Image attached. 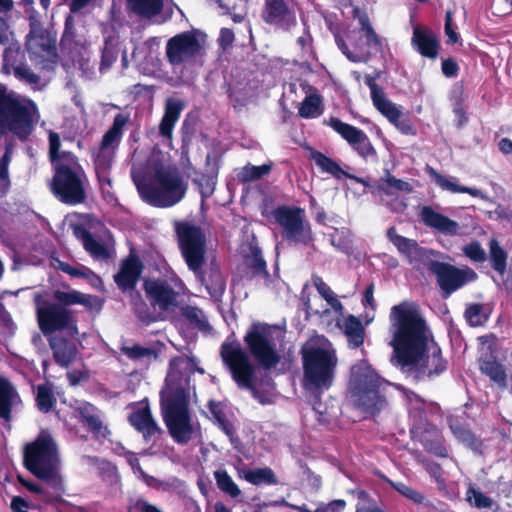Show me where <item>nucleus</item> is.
Listing matches in <instances>:
<instances>
[{
  "instance_id": "48",
  "label": "nucleus",
  "mask_w": 512,
  "mask_h": 512,
  "mask_svg": "<svg viewBox=\"0 0 512 512\" xmlns=\"http://www.w3.org/2000/svg\"><path fill=\"white\" fill-rule=\"evenodd\" d=\"M243 478L256 486L266 484V485H276L278 484V479L273 472V470L269 467L257 468V469H249L243 472Z\"/></svg>"
},
{
  "instance_id": "42",
  "label": "nucleus",
  "mask_w": 512,
  "mask_h": 512,
  "mask_svg": "<svg viewBox=\"0 0 512 512\" xmlns=\"http://www.w3.org/2000/svg\"><path fill=\"white\" fill-rule=\"evenodd\" d=\"M127 5L140 18L151 19L161 13L164 4L163 0H128Z\"/></svg>"
},
{
  "instance_id": "32",
  "label": "nucleus",
  "mask_w": 512,
  "mask_h": 512,
  "mask_svg": "<svg viewBox=\"0 0 512 512\" xmlns=\"http://www.w3.org/2000/svg\"><path fill=\"white\" fill-rule=\"evenodd\" d=\"M75 416L87 431L92 433L95 437L106 436L105 432L107 429L103 425L98 408L93 404L85 402L76 407Z\"/></svg>"
},
{
  "instance_id": "61",
  "label": "nucleus",
  "mask_w": 512,
  "mask_h": 512,
  "mask_svg": "<svg viewBox=\"0 0 512 512\" xmlns=\"http://www.w3.org/2000/svg\"><path fill=\"white\" fill-rule=\"evenodd\" d=\"M463 253L473 262H484L487 258L484 249L478 241H472L463 247Z\"/></svg>"
},
{
  "instance_id": "4",
  "label": "nucleus",
  "mask_w": 512,
  "mask_h": 512,
  "mask_svg": "<svg viewBox=\"0 0 512 512\" xmlns=\"http://www.w3.org/2000/svg\"><path fill=\"white\" fill-rule=\"evenodd\" d=\"M39 119V108L34 100L0 82V136L11 134L25 143Z\"/></svg>"
},
{
  "instance_id": "25",
  "label": "nucleus",
  "mask_w": 512,
  "mask_h": 512,
  "mask_svg": "<svg viewBox=\"0 0 512 512\" xmlns=\"http://www.w3.org/2000/svg\"><path fill=\"white\" fill-rule=\"evenodd\" d=\"M130 425L139 432L145 443H155L163 434V430L158 426L153 418L149 405L137 408L128 416Z\"/></svg>"
},
{
  "instance_id": "37",
  "label": "nucleus",
  "mask_w": 512,
  "mask_h": 512,
  "mask_svg": "<svg viewBox=\"0 0 512 512\" xmlns=\"http://www.w3.org/2000/svg\"><path fill=\"white\" fill-rule=\"evenodd\" d=\"M426 171L442 190H447L452 193H465L474 198H483V192L480 189L475 187L462 186L457 183V179L455 177L448 178L437 172L433 167L429 165H427Z\"/></svg>"
},
{
  "instance_id": "56",
  "label": "nucleus",
  "mask_w": 512,
  "mask_h": 512,
  "mask_svg": "<svg viewBox=\"0 0 512 512\" xmlns=\"http://www.w3.org/2000/svg\"><path fill=\"white\" fill-rule=\"evenodd\" d=\"M313 285L315 286L318 293L321 295L323 299L334 309L339 310L342 309V303L336 298L331 288L323 281L320 276L313 275L312 277Z\"/></svg>"
},
{
  "instance_id": "46",
  "label": "nucleus",
  "mask_w": 512,
  "mask_h": 512,
  "mask_svg": "<svg viewBox=\"0 0 512 512\" xmlns=\"http://www.w3.org/2000/svg\"><path fill=\"white\" fill-rule=\"evenodd\" d=\"M120 52V44L117 38L113 36L105 38L99 65L100 73L103 74L110 70L112 65L117 61Z\"/></svg>"
},
{
  "instance_id": "39",
  "label": "nucleus",
  "mask_w": 512,
  "mask_h": 512,
  "mask_svg": "<svg viewBox=\"0 0 512 512\" xmlns=\"http://www.w3.org/2000/svg\"><path fill=\"white\" fill-rule=\"evenodd\" d=\"M343 333L347 338L349 348L357 349L363 345L365 328L361 320L355 315L350 314L344 319Z\"/></svg>"
},
{
  "instance_id": "28",
  "label": "nucleus",
  "mask_w": 512,
  "mask_h": 512,
  "mask_svg": "<svg viewBox=\"0 0 512 512\" xmlns=\"http://www.w3.org/2000/svg\"><path fill=\"white\" fill-rule=\"evenodd\" d=\"M411 44L423 57L436 59L439 54V40L435 33L429 28L416 26L413 29Z\"/></svg>"
},
{
  "instance_id": "64",
  "label": "nucleus",
  "mask_w": 512,
  "mask_h": 512,
  "mask_svg": "<svg viewBox=\"0 0 512 512\" xmlns=\"http://www.w3.org/2000/svg\"><path fill=\"white\" fill-rule=\"evenodd\" d=\"M127 512H163L157 506L149 503L144 498H138L129 503Z\"/></svg>"
},
{
  "instance_id": "54",
  "label": "nucleus",
  "mask_w": 512,
  "mask_h": 512,
  "mask_svg": "<svg viewBox=\"0 0 512 512\" xmlns=\"http://www.w3.org/2000/svg\"><path fill=\"white\" fill-rule=\"evenodd\" d=\"M464 317L471 327H479L488 321L489 314L485 311L483 304L471 303L466 307Z\"/></svg>"
},
{
  "instance_id": "30",
  "label": "nucleus",
  "mask_w": 512,
  "mask_h": 512,
  "mask_svg": "<svg viewBox=\"0 0 512 512\" xmlns=\"http://www.w3.org/2000/svg\"><path fill=\"white\" fill-rule=\"evenodd\" d=\"M354 17H357L360 24V32L362 37L365 38L366 49L361 46L357 47L358 52L361 56L369 57L372 53H378L382 50V40L379 35L375 32L371 25L369 16L366 12H361L359 8L353 9Z\"/></svg>"
},
{
  "instance_id": "55",
  "label": "nucleus",
  "mask_w": 512,
  "mask_h": 512,
  "mask_svg": "<svg viewBox=\"0 0 512 512\" xmlns=\"http://www.w3.org/2000/svg\"><path fill=\"white\" fill-rule=\"evenodd\" d=\"M214 477L218 488L233 498H237L241 491L226 470H217Z\"/></svg>"
},
{
  "instance_id": "22",
  "label": "nucleus",
  "mask_w": 512,
  "mask_h": 512,
  "mask_svg": "<svg viewBox=\"0 0 512 512\" xmlns=\"http://www.w3.org/2000/svg\"><path fill=\"white\" fill-rule=\"evenodd\" d=\"M409 415L413 419L411 429L422 428L434 418H442V408L437 402L427 401L414 391L406 390Z\"/></svg>"
},
{
  "instance_id": "8",
  "label": "nucleus",
  "mask_w": 512,
  "mask_h": 512,
  "mask_svg": "<svg viewBox=\"0 0 512 512\" xmlns=\"http://www.w3.org/2000/svg\"><path fill=\"white\" fill-rule=\"evenodd\" d=\"M65 161L51 166L53 176L49 189L61 203L69 206L83 204L87 200V174L80 164L78 157L64 159Z\"/></svg>"
},
{
  "instance_id": "15",
  "label": "nucleus",
  "mask_w": 512,
  "mask_h": 512,
  "mask_svg": "<svg viewBox=\"0 0 512 512\" xmlns=\"http://www.w3.org/2000/svg\"><path fill=\"white\" fill-rule=\"evenodd\" d=\"M402 371L410 373L417 382L434 380L448 368V361L443 357L442 350L436 341L422 355L406 366H399Z\"/></svg>"
},
{
  "instance_id": "44",
  "label": "nucleus",
  "mask_w": 512,
  "mask_h": 512,
  "mask_svg": "<svg viewBox=\"0 0 512 512\" xmlns=\"http://www.w3.org/2000/svg\"><path fill=\"white\" fill-rule=\"evenodd\" d=\"M248 269V277L252 278H263L266 281L270 280V274L267 269L266 261L262 256V252L258 247L251 249V255L245 261Z\"/></svg>"
},
{
  "instance_id": "29",
  "label": "nucleus",
  "mask_w": 512,
  "mask_h": 512,
  "mask_svg": "<svg viewBox=\"0 0 512 512\" xmlns=\"http://www.w3.org/2000/svg\"><path fill=\"white\" fill-rule=\"evenodd\" d=\"M21 404L22 399L16 387L7 378L0 376V420L10 424L13 409Z\"/></svg>"
},
{
  "instance_id": "19",
  "label": "nucleus",
  "mask_w": 512,
  "mask_h": 512,
  "mask_svg": "<svg viewBox=\"0 0 512 512\" xmlns=\"http://www.w3.org/2000/svg\"><path fill=\"white\" fill-rule=\"evenodd\" d=\"M202 45L195 30L184 31L171 37L166 43V58L172 65H181L196 58Z\"/></svg>"
},
{
  "instance_id": "7",
  "label": "nucleus",
  "mask_w": 512,
  "mask_h": 512,
  "mask_svg": "<svg viewBox=\"0 0 512 512\" xmlns=\"http://www.w3.org/2000/svg\"><path fill=\"white\" fill-rule=\"evenodd\" d=\"M160 408L163 421L172 439L178 444H187L194 435L187 390L179 386H168L161 391Z\"/></svg>"
},
{
  "instance_id": "36",
  "label": "nucleus",
  "mask_w": 512,
  "mask_h": 512,
  "mask_svg": "<svg viewBox=\"0 0 512 512\" xmlns=\"http://www.w3.org/2000/svg\"><path fill=\"white\" fill-rule=\"evenodd\" d=\"M121 354L134 362L156 361L159 357V349L155 347L142 346L132 340L123 339L119 347Z\"/></svg>"
},
{
  "instance_id": "18",
  "label": "nucleus",
  "mask_w": 512,
  "mask_h": 512,
  "mask_svg": "<svg viewBox=\"0 0 512 512\" xmlns=\"http://www.w3.org/2000/svg\"><path fill=\"white\" fill-rule=\"evenodd\" d=\"M26 49L31 59L40 62L57 58L56 33L45 29L39 21L30 22V31L26 36Z\"/></svg>"
},
{
  "instance_id": "62",
  "label": "nucleus",
  "mask_w": 512,
  "mask_h": 512,
  "mask_svg": "<svg viewBox=\"0 0 512 512\" xmlns=\"http://www.w3.org/2000/svg\"><path fill=\"white\" fill-rule=\"evenodd\" d=\"M184 316L190 323L196 325L200 330H206L209 328V323L199 308L188 307L184 312Z\"/></svg>"
},
{
  "instance_id": "13",
  "label": "nucleus",
  "mask_w": 512,
  "mask_h": 512,
  "mask_svg": "<svg viewBox=\"0 0 512 512\" xmlns=\"http://www.w3.org/2000/svg\"><path fill=\"white\" fill-rule=\"evenodd\" d=\"M427 269L436 277V282L445 297L477 279V273L469 267L461 269L438 260H430Z\"/></svg>"
},
{
  "instance_id": "5",
  "label": "nucleus",
  "mask_w": 512,
  "mask_h": 512,
  "mask_svg": "<svg viewBox=\"0 0 512 512\" xmlns=\"http://www.w3.org/2000/svg\"><path fill=\"white\" fill-rule=\"evenodd\" d=\"M141 198L151 206L169 208L185 196L187 184L177 167L157 164L153 173L136 182Z\"/></svg>"
},
{
  "instance_id": "26",
  "label": "nucleus",
  "mask_w": 512,
  "mask_h": 512,
  "mask_svg": "<svg viewBox=\"0 0 512 512\" xmlns=\"http://www.w3.org/2000/svg\"><path fill=\"white\" fill-rule=\"evenodd\" d=\"M47 340L55 363L62 368H68L78 354L76 336L56 334L48 336Z\"/></svg>"
},
{
  "instance_id": "33",
  "label": "nucleus",
  "mask_w": 512,
  "mask_h": 512,
  "mask_svg": "<svg viewBox=\"0 0 512 512\" xmlns=\"http://www.w3.org/2000/svg\"><path fill=\"white\" fill-rule=\"evenodd\" d=\"M420 215L423 223L430 228L451 236L458 233V223L435 211L431 206H424Z\"/></svg>"
},
{
  "instance_id": "60",
  "label": "nucleus",
  "mask_w": 512,
  "mask_h": 512,
  "mask_svg": "<svg viewBox=\"0 0 512 512\" xmlns=\"http://www.w3.org/2000/svg\"><path fill=\"white\" fill-rule=\"evenodd\" d=\"M453 112L458 118V126H462L468 121V116L464 107L463 88L460 87L453 91Z\"/></svg>"
},
{
  "instance_id": "23",
  "label": "nucleus",
  "mask_w": 512,
  "mask_h": 512,
  "mask_svg": "<svg viewBox=\"0 0 512 512\" xmlns=\"http://www.w3.org/2000/svg\"><path fill=\"white\" fill-rule=\"evenodd\" d=\"M145 295L151 306L167 311L178 304V293L164 279H147L143 283Z\"/></svg>"
},
{
  "instance_id": "38",
  "label": "nucleus",
  "mask_w": 512,
  "mask_h": 512,
  "mask_svg": "<svg viewBox=\"0 0 512 512\" xmlns=\"http://www.w3.org/2000/svg\"><path fill=\"white\" fill-rule=\"evenodd\" d=\"M129 122V115L118 113L114 116L111 127L105 132L100 145L116 151L121 143L124 127Z\"/></svg>"
},
{
  "instance_id": "31",
  "label": "nucleus",
  "mask_w": 512,
  "mask_h": 512,
  "mask_svg": "<svg viewBox=\"0 0 512 512\" xmlns=\"http://www.w3.org/2000/svg\"><path fill=\"white\" fill-rule=\"evenodd\" d=\"M73 235L79 240L83 248L93 258L107 259L110 257V252L104 242L96 239L92 233L85 227V225L77 223L72 224Z\"/></svg>"
},
{
  "instance_id": "27",
  "label": "nucleus",
  "mask_w": 512,
  "mask_h": 512,
  "mask_svg": "<svg viewBox=\"0 0 512 512\" xmlns=\"http://www.w3.org/2000/svg\"><path fill=\"white\" fill-rule=\"evenodd\" d=\"M144 265L135 253H130L120 263L119 271L113 276L114 282L121 291L133 290L141 274Z\"/></svg>"
},
{
  "instance_id": "63",
  "label": "nucleus",
  "mask_w": 512,
  "mask_h": 512,
  "mask_svg": "<svg viewBox=\"0 0 512 512\" xmlns=\"http://www.w3.org/2000/svg\"><path fill=\"white\" fill-rule=\"evenodd\" d=\"M426 471L435 480L439 489L446 487V479L444 477V470L442 466L434 461L427 462L425 465Z\"/></svg>"
},
{
  "instance_id": "43",
  "label": "nucleus",
  "mask_w": 512,
  "mask_h": 512,
  "mask_svg": "<svg viewBox=\"0 0 512 512\" xmlns=\"http://www.w3.org/2000/svg\"><path fill=\"white\" fill-rule=\"evenodd\" d=\"M74 13H69L65 17L64 30L60 39V47L63 51L72 52L81 45V39L77 34L76 20Z\"/></svg>"
},
{
  "instance_id": "59",
  "label": "nucleus",
  "mask_w": 512,
  "mask_h": 512,
  "mask_svg": "<svg viewBox=\"0 0 512 512\" xmlns=\"http://www.w3.org/2000/svg\"><path fill=\"white\" fill-rule=\"evenodd\" d=\"M133 310L137 319L145 325H149L157 320L146 302L140 296L138 300L134 301Z\"/></svg>"
},
{
  "instance_id": "11",
  "label": "nucleus",
  "mask_w": 512,
  "mask_h": 512,
  "mask_svg": "<svg viewBox=\"0 0 512 512\" xmlns=\"http://www.w3.org/2000/svg\"><path fill=\"white\" fill-rule=\"evenodd\" d=\"M334 351L321 347H310L302 351L305 386L311 390H328L334 380L337 366Z\"/></svg>"
},
{
  "instance_id": "50",
  "label": "nucleus",
  "mask_w": 512,
  "mask_h": 512,
  "mask_svg": "<svg viewBox=\"0 0 512 512\" xmlns=\"http://www.w3.org/2000/svg\"><path fill=\"white\" fill-rule=\"evenodd\" d=\"M35 402L36 407L42 413L46 414L54 409L57 399L49 384H40L37 386Z\"/></svg>"
},
{
  "instance_id": "40",
  "label": "nucleus",
  "mask_w": 512,
  "mask_h": 512,
  "mask_svg": "<svg viewBox=\"0 0 512 512\" xmlns=\"http://www.w3.org/2000/svg\"><path fill=\"white\" fill-rule=\"evenodd\" d=\"M310 157L321 172L328 173L337 180H341L344 177L352 178L351 174L344 171L334 159L326 156L324 153L318 150H312Z\"/></svg>"
},
{
  "instance_id": "35",
  "label": "nucleus",
  "mask_w": 512,
  "mask_h": 512,
  "mask_svg": "<svg viewBox=\"0 0 512 512\" xmlns=\"http://www.w3.org/2000/svg\"><path fill=\"white\" fill-rule=\"evenodd\" d=\"M185 108L182 100L168 98L165 103L164 115L159 124V133L163 137L170 138L175 124L180 118L181 112Z\"/></svg>"
},
{
  "instance_id": "45",
  "label": "nucleus",
  "mask_w": 512,
  "mask_h": 512,
  "mask_svg": "<svg viewBox=\"0 0 512 512\" xmlns=\"http://www.w3.org/2000/svg\"><path fill=\"white\" fill-rule=\"evenodd\" d=\"M15 143L12 140L6 141L4 154L0 157V196L6 195L11 187L9 165L12 160Z\"/></svg>"
},
{
  "instance_id": "58",
  "label": "nucleus",
  "mask_w": 512,
  "mask_h": 512,
  "mask_svg": "<svg viewBox=\"0 0 512 512\" xmlns=\"http://www.w3.org/2000/svg\"><path fill=\"white\" fill-rule=\"evenodd\" d=\"M390 486L396 490L399 494L409 499L415 504H422L424 501V495L419 491L415 490L411 486L406 485L403 482H394L392 480H386Z\"/></svg>"
},
{
  "instance_id": "47",
  "label": "nucleus",
  "mask_w": 512,
  "mask_h": 512,
  "mask_svg": "<svg viewBox=\"0 0 512 512\" xmlns=\"http://www.w3.org/2000/svg\"><path fill=\"white\" fill-rule=\"evenodd\" d=\"M488 259L493 270L500 276H503L506 273L508 253L500 246V243L495 238H492L489 241Z\"/></svg>"
},
{
  "instance_id": "16",
  "label": "nucleus",
  "mask_w": 512,
  "mask_h": 512,
  "mask_svg": "<svg viewBox=\"0 0 512 512\" xmlns=\"http://www.w3.org/2000/svg\"><path fill=\"white\" fill-rule=\"evenodd\" d=\"M375 76L365 75L364 82L370 89L371 99L376 109L384 115L402 134L415 135L416 130L408 117H404L400 109L385 97L383 89L376 83Z\"/></svg>"
},
{
  "instance_id": "41",
  "label": "nucleus",
  "mask_w": 512,
  "mask_h": 512,
  "mask_svg": "<svg viewBox=\"0 0 512 512\" xmlns=\"http://www.w3.org/2000/svg\"><path fill=\"white\" fill-rule=\"evenodd\" d=\"M386 236L388 240L397 248L400 254H403L409 258L413 256H419L423 251V248H421L415 240L399 235L394 226L387 230Z\"/></svg>"
},
{
  "instance_id": "57",
  "label": "nucleus",
  "mask_w": 512,
  "mask_h": 512,
  "mask_svg": "<svg viewBox=\"0 0 512 512\" xmlns=\"http://www.w3.org/2000/svg\"><path fill=\"white\" fill-rule=\"evenodd\" d=\"M116 155V151L99 145V148L93 153V162L95 169H111Z\"/></svg>"
},
{
  "instance_id": "21",
  "label": "nucleus",
  "mask_w": 512,
  "mask_h": 512,
  "mask_svg": "<svg viewBox=\"0 0 512 512\" xmlns=\"http://www.w3.org/2000/svg\"><path fill=\"white\" fill-rule=\"evenodd\" d=\"M481 344L487 346V351L482 353L479 358L480 371L488 376L491 381L496 383L499 388L505 389L507 387V373L505 367L497 361L496 351L497 345L492 335L481 336L478 338Z\"/></svg>"
},
{
  "instance_id": "9",
  "label": "nucleus",
  "mask_w": 512,
  "mask_h": 512,
  "mask_svg": "<svg viewBox=\"0 0 512 512\" xmlns=\"http://www.w3.org/2000/svg\"><path fill=\"white\" fill-rule=\"evenodd\" d=\"M57 460V447L48 433H40L24 448L25 468L38 479L45 481L56 492H60L63 490V483L56 469Z\"/></svg>"
},
{
  "instance_id": "20",
  "label": "nucleus",
  "mask_w": 512,
  "mask_h": 512,
  "mask_svg": "<svg viewBox=\"0 0 512 512\" xmlns=\"http://www.w3.org/2000/svg\"><path fill=\"white\" fill-rule=\"evenodd\" d=\"M324 124L330 126L335 132H337L363 159L367 160L369 158H377L376 149L363 130L345 123L339 118L333 116L328 120H324Z\"/></svg>"
},
{
  "instance_id": "3",
  "label": "nucleus",
  "mask_w": 512,
  "mask_h": 512,
  "mask_svg": "<svg viewBox=\"0 0 512 512\" xmlns=\"http://www.w3.org/2000/svg\"><path fill=\"white\" fill-rule=\"evenodd\" d=\"M53 302L43 300L40 294L34 298L38 327L45 337L56 335V332H66L69 336H77L78 319L76 312L70 307L83 305L92 308L93 296L77 290L53 291Z\"/></svg>"
},
{
  "instance_id": "52",
  "label": "nucleus",
  "mask_w": 512,
  "mask_h": 512,
  "mask_svg": "<svg viewBox=\"0 0 512 512\" xmlns=\"http://www.w3.org/2000/svg\"><path fill=\"white\" fill-rule=\"evenodd\" d=\"M272 167V162L265 163L260 166H254L248 163L242 168L241 172L238 175V178L240 182L244 184L254 182L268 175L271 172Z\"/></svg>"
},
{
  "instance_id": "53",
  "label": "nucleus",
  "mask_w": 512,
  "mask_h": 512,
  "mask_svg": "<svg viewBox=\"0 0 512 512\" xmlns=\"http://www.w3.org/2000/svg\"><path fill=\"white\" fill-rule=\"evenodd\" d=\"M208 409L214 417L218 427L229 437L235 433L234 425L227 419L226 414L219 402L210 400L208 402Z\"/></svg>"
},
{
  "instance_id": "17",
  "label": "nucleus",
  "mask_w": 512,
  "mask_h": 512,
  "mask_svg": "<svg viewBox=\"0 0 512 512\" xmlns=\"http://www.w3.org/2000/svg\"><path fill=\"white\" fill-rule=\"evenodd\" d=\"M297 0H263L261 20L276 29L290 31L297 25Z\"/></svg>"
},
{
  "instance_id": "51",
  "label": "nucleus",
  "mask_w": 512,
  "mask_h": 512,
  "mask_svg": "<svg viewBox=\"0 0 512 512\" xmlns=\"http://www.w3.org/2000/svg\"><path fill=\"white\" fill-rule=\"evenodd\" d=\"M49 161L51 166L64 162V159L77 158V156L71 151L61 150V139L58 133H49Z\"/></svg>"
},
{
  "instance_id": "2",
  "label": "nucleus",
  "mask_w": 512,
  "mask_h": 512,
  "mask_svg": "<svg viewBox=\"0 0 512 512\" xmlns=\"http://www.w3.org/2000/svg\"><path fill=\"white\" fill-rule=\"evenodd\" d=\"M175 235L181 256L188 269L201 282L213 298L221 297L226 288L225 279L217 266L204 271L206 264L207 238L203 229L188 221H178L174 225Z\"/></svg>"
},
{
  "instance_id": "24",
  "label": "nucleus",
  "mask_w": 512,
  "mask_h": 512,
  "mask_svg": "<svg viewBox=\"0 0 512 512\" xmlns=\"http://www.w3.org/2000/svg\"><path fill=\"white\" fill-rule=\"evenodd\" d=\"M411 433L415 435L427 453L441 459L450 457V449L446 444V439L436 425L426 423V426L422 428L411 429Z\"/></svg>"
},
{
  "instance_id": "10",
  "label": "nucleus",
  "mask_w": 512,
  "mask_h": 512,
  "mask_svg": "<svg viewBox=\"0 0 512 512\" xmlns=\"http://www.w3.org/2000/svg\"><path fill=\"white\" fill-rule=\"evenodd\" d=\"M220 355L238 388L249 390L252 397L261 405L271 403L268 395L258 389L255 375L256 367L250 361L249 355L242 349L239 342L222 343Z\"/></svg>"
},
{
  "instance_id": "34",
  "label": "nucleus",
  "mask_w": 512,
  "mask_h": 512,
  "mask_svg": "<svg viewBox=\"0 0 512 512\" xmlns=\"http://www.w3.org/2000/svg\"><path fill=\"white\" fill-rule=\"evenodd\" d=\"M376 196H397L400 192L410 193L412 185L402 179L396 178L388 169H384L383 176L377 179Z\"/></svg>"
},
{
  "instance_id": "49",
  "label": "nucleus",
  "mask_w": 512,
  "mask_h": 512,
  "mask_svg": "<svg viewBox=\"0 0 512 512\" xmlns=\"http://www.w3.org/2000/svg\"><path fill=\"white\" fill-rule=\"evenodd\" d=\"M323 113L322 98L319 94L307 95L301 103L298 115L304 119H313Z\"/></svg>"
},
{
  "instance_id": "14",
  "label": "nucleus",
  "mask_w": 512,
  "mask_h": 512,
  "mask_svg": "<svg viewBox=\"0 0 512 512\" xmlns=\"http://www.w3.org/2000/svg\"><path fill=\"white\" fill-rule=\"evenodd\" d=\"M244 342L249 353L265 370L274 368L280 362V355L261 324L253 323L249 327L244 336Z\"/></svg>"
},
{
  "instance_id": "12",
  "label": "nucleus",
  "mask_w": 512,
  "mask_h": 512,
  "mask_svg": "<svg viewBox=\"0 0 512 512\" xmlns=\"http://www.w3.org/2000/svg\"><path fill=\"white\" fill-rule=\"evenodd\" d=\"M279 227L281 237L290 243L307 246L314 240L305 210L298 206L279 205L265 215Z\"/></svg>"
},
{
  "instance_id": "6",
  "label": "nucleus",
  "mask_w": 512,
  "mask_h": 512,
  "mask_svg": "<svg viewBox=\"0 0 512 512\" xmlns=\"http://www.w3.org/2000/svg\"><path fill=\"white\" fill-rule=\"evenodd\" d=\"M387 385L388 382L366 360L351 367V396L356 407L364 413L374 417L387 407Z\"/></svg>"
},
{
  "instance_id": "1",
  "label": "nucleus",
  "mask_w": 512,
  "mask_h": 512,
  "mask_svg": "<svg viewBox=\"0 0 512 512\" xmlns=\"http://www.w3.org/2000/svg\"><path fill=\"white\" fill-rule=\"evenodd\" d=\"M391 328V346L398 367L414 363L435 341L420 312L405 304L392 307Z\"/></svg>"
}]
</instances>
